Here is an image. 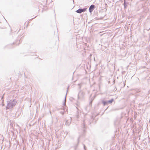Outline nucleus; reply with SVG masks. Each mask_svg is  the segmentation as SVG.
<instances>
[{
    "instance_id": "a211bd4d",
    "label": "nucleus",
    "mask_w": 150,
    "mask_h": 150,
    "mask_svg": "<svg viewBox=\"0 0 150 150\" xmlns=\"http://www.w3.org/2000/svg\"><path fill=\"white\" fill-rule=\"evenodd\" d=\"M65 99H66V96H65Z\"/></svg>"
},
{
    "instance_id": "ddd939ff",
    "label": "nucleus",
    "mask_w": 150,
    "mask_h": 150,
    "mask_svg": "<svg viewBox=\"0 0 150 150\" xmlns=\"http://www.w3.org/2000/svg\"><path fill=\"white\" fill-rule=\"evenodd\" d=\"M131 31V25L130 26V31Z\"/></svg>"
},
{
    "instance_id": "0eeeda50",
    "label": "nucleus",
    "mask_w": 150,
    "mask_h": 150,
    "mask_svg": "<svg viewBox=\"0 0 150 150\" xmlns=\"http://www.w3.org/2000/svg\"><path fill=\"white\" fill-rule=\"evenodd\" d=\"M102 103L104 105H106L108 103L107 101H105L104 100L102 101Z\"/></svg>"
},
{
    "instance_id": "9b49d317",
    "label": "nucleus",
    "mask_w": 150,
    "mask_h": 150,
    "mask_svg": "<svg viewBox=\"0 0 150 150\" xmlns=\"http://www.w3.org/2000/svg\"><path fill=\"white\" fill-rule=\"evenodd\" d=\"M83 147H84V149L85 150H86V146H85V145H84V144H83Z\"/></svg>"
},
{
    "instance_id": "2eb2a0df",
    "label": "nucleus",
    "mask_w": 150,
    "mask_h": 150,
    "mask_svg": "<svg viewBox=\"0 0 150 150\" xmlns=\"http://www.w3.org/2000/svg\"><path fill=\"white\" fill-rule=\"evenodd\" d=\"M4 101V100H2V103H3V102Z\"/></svg>"
},
{
    "instance_id": "1a4fd4ad",
    "label": "nucleus",
    "mask_w": 150,
    "mask_h": 150,
    "mask_svg": "<svg viewBox=\"0 0 150 150\" xmlns=\"http://www.w3.org/2000/svg\"><path fill=\"white\" fill-rule=\"evenodd\" d=\"M124 6L125 8L127 6V3L125 1V0H124Z\"/></svg>"
},
{
    "instance_id": "9d476101",
    "label": "nucleus",
    "mask_w": 150,
    "mask_h": 150,
    "mask_svg": "<svg viewBox=\"0 0 150 150\" xmlns=\"http://www.w3.org/2000/svg\"><path fill=\"white\" fill-rule=\"evenodd\" d=\"M78 146V144H77L74 147L75 150H76L77 148V147Z\"/></svg>"
},
{
    "instance_id": "f8f14e48",
    "label": "nucleus",
    "mask_w": 150,
    "mask_h": 150,
    "mask_svg": "<svg viewBox=\"0 0 150 150\" xmlns=\"http://www.w3.org/2000/svg\"><path fill=\"white\" fill-rule=\"evenodd\" d=\"M4 94L3 95V96L1 97V99L2 100L3 98V96H4Z\"/></svg>"
},
{
    "instance_id": "f03ea898",
    "label": "nucleus",
    "mask_w": 150,
    "mask_h": 150,
    "mask_svg": "<svg viewBox=\"0 0 150 150\" xmlns=\"http://www.w3.org/2000/svg\"><path fill=\"white\" fill-rule=\"evenodd\" d=\"M84 95V93L82 91H80L78 94V98L79 99H81L83 98Z\"/></svg>"
},
{
    "instance_id": "39448f33",
    "label": "nucleus",
    "mask_w": 150,
    "mask_h": 150,
    "mask_svg": "<svg viewBox=\"0 0 150 150\" xmlns=\"http://www.w3.org/2000/svg\"><path fill=\"white\" fill-rule=\"evenodd\" d=\"M95 8V6L94 5H91V6H90L89 8V11L90 13H91L93 10L94 9V8Z\"/></svg>"
},
{
    "instance_id": "7ed1b4c3",
    "label": "nucleus",
    "mask_w": 150,
    "mask_h": 150,
    "mask_svg": "<svg viewBox=\"0 0 150 150\" xmlns=\"http://www.w3.org/2000/svg\"><path fill=\"white\" fill-rule=\"evenodd\" d=\"M86 8H79L76 11V12L77 13H80L83 12H85L86 11Z\"/></svg>"
},
{
    "instance_id": "6e6552de",
    "label": "nucleus",
    "mask_w": 150,
    "mask_h": 150,
    "mask_svg": "<svg viewBox=\"0 0 150 150\" xmlns=\"http://www.w3.org/2000/svg\"><path fill=\"white\" fill-rule=\"evenodd\" d=\"M114 101V100L113 99H112L110 100H109L108 101V103H111L112 102H113Z\"/></svg>"
},
{
    "instance_id": "f257e3e1",
    "label": "nucleus",
    "mask_w": 150,
    "mask_h": 150,
    "mask_svg": "<svg viewBox=\"0 0 150 150\" xmlns=\"http://www.w3.org/2000/svg\"><path fill=\"white\" fill-rule=\"evenodd\" d=\"M17 100L16 99L11 100L9 101H7V104L6 107V109H11L16 105Z\"/></svg>"
},
{
    "instance_id": "dca6fc26",
    "label": "nucleus",
    "mask_w": 150,
    "mask_h": 150,
    "mask_svg": "<svg viewBox=\"0 0 150 150\" xmlns=\"http://www.w3.org/2000/svg\"><path fill=\"white\" fill-rule=\"evenodd\" d=\"M130 38H131V36L130 37Z\"/></svg>"
},
{
    "instance_id": "4468645a",
    "label": "nucleus",
    "mask_w": 150,
    "mask_h": 150,
    "mask_svg": "<svg viewBox=\"0 0 150 150\" xmlns=\"http://www.w3.org/2000/svg\"><path fill=\"white\" fill-rule=\"evenodd\" d=\"M64 105H65V103H64Z\"/></svg>"
},
{
    "instance_id": "423d86ee",
    "label": "nucleus",
    "mask_w": 150,
    "mask_h": 150,
    "mask_svg": "<svg viewBox=\"0 0 150 150\" xmlns=\"http://www.w3.org/2000/svg\"><path fill=\"white\" fill-rule=\"evenodd\" d=\"M88 122L90 124H91V122H90V121H89L88 120H86V119H85L83 121V127L84 128H85V124L87 123V122Z\"/></svg>"
},
{
    "instance_id": "f3484780",
    "label": "nucleus",
    "mask_w": 150,
    "mask_h": 150,
    "mask_svg": "<svg viewBox=\"0 0 150 150\" xmlns=\"http://www.w3.org/2000/svg\"><path fill=\"white\" fill-rule=\"evenodd\" d=\"M50 113H51V112L50 111Z\"/></svg>"
},
{
    "instance_id": "20e7f679",
    "label": "nucleus",
    "mask_w": 150,
    "mask_h": 150,
    "mask_svg": "<svg viewBox=\"0 0 150 150\" xmlns=\"http://www.w3.org/2000/svg\"><path fill=\"white\" fill-rule=\"evenodd\" d=\"M71 121V118L70 117L69 119L66 120L65 125L67 126H69L70 124Z\"/></svg>"
}]
</instances>
